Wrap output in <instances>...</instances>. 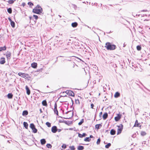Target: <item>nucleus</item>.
<instances>
[{
	"mask_svg": "<svg viewBox=\"0 0 150 150\" xmlns=\"http://www.w3.org/2000/svg\"><path fill=\"white\" fill-rule=\"evenodd\" d=\"M116 45H111L109 42H107L105 44V47L108 50H114L116 48Z\"/></svg>",
	"mask_w": 150,
	"mask_h": 150,
	"instance_id": "obj_1",
	"label": "nucleus"
},
{
	"mask_svg": "<svg viewBox=\"0 0 150 150\" xmlns=\"http://www.w3.org/2000/svg\"><path fill=\"white\" fill-rule=\"evenodd\" d=\"M42 9L39 5L37 6L33 10V12L34 13L40 14L42 13Z\"/></svg>",
	"mask_w": 150,
	"mask_h": 150,
	"instance_id": "obj_2",
	"label": "nucleus"
},
{
	"mask_svg": "<svg viewBox=\"0 0 150 150\" xmlns=\"http://www.w3.org/2000/svg\"><path fill=\"white\" fill-rule=\"evenodd\" d=\"M118 129L117 131V134H120L121 133V132L123 129V126L122 124H120L119 125L117 126Z\"/></svg>",
	"mask_w": 150,
	"mask_h": 150,
	"instance_id": "obj_3",
	"label": "nucleus"
},
{
	"mask_svg": "<svg viewBox=\"0 0 150 150\" xmlns=\"http://www.w3.org/2000/svg\"><path fill=\"white\" fill-rule=\"evenodd\" d=\"M19 76L24 78L25 79H27L29 77V76L28 74H25L22 72H19L18 74Z\"/></svg>",
	"mask_w": 150,
	"mask_h": 150,
	"instance_id": "obj_4",
	"label": "nucleus"
},
{
	"mask_svg": "<svg viewBox=\"0 0 150 150\" xmlns=\"http://www.w3.org/2000/svg\"><path fill=\"white\" fill-rule=\"evenodd\" d=\"M30 127L33 130V133H36L37 132V129L35 128V126L33 124H31L30 125Z\"/></svg>",
	"mask_w": 150,
	"mask_h": 150,
	"instance_id": "obj_5",
	"label": "nucleus"
},
{
	"mask_svg": "<svg viewBox=\"0 0 150 150\" xmlns=\"http://www.w3.org/2000/svg\"><path fill=\"white\" fill-rule=\"evenodd\" d=\"M57 104L56 103H55L54 105V108L53 110L54 113L57 115H58V112L57 109Z\"/></svg>",
	"mask_w": 150,
	"mask_h": 150,
	"instance_id": "obj_6",
	"label": "nucleus"
},
{
	"mask_svg": "<svg viewBox=\"0 0 150 150\" xmlns=\"http://www.w3.org/2000/svg\"><path fill=\"white\" fill-rule=\"evenodd\" d=\"M66 93L69 96H74V93L71 90H67Z\"/></svg>",
	"mask_w": 150,
	"mask_h": 150,
	"instance_id": "obj_7",
	"label": "nucleus"
},
{
	"mask_svg": "<svg viewBox=\"0 0 150 150\" xmlns=\"http://www.w3.org/2000/svg\"><path fill=\"white\" fill-rule=\"evenodd\" d=\"M8 19L11 23V26L13 28H14L15 26V24L14 22L10 18H8Z\"/></svg>",
	"mask_w": 150,
	"mask_h": 150,
	"instance_id": "obj_8",
	"label": "nucleus"
},
{
	"mask_svg": "<svg viewBox=\"0 0 150 150\" xmlns=\"http://www.w3.org/2000/svg\"><path fill=\"white\" fill-rule=\"evenodd\" d=\"M11 53L10 52L7 51L6 53V56L7 59H9L11 58Z\"/></svg>",
	"mask_w": 150,
	"mask_h": 150,
	"instance_id": "obj_9",
	"label": "nucleus"
},
{
	"mask_svg": "<svg viewBox=\"0 0 150 150\" xmlns=\"http://www.w3.org/2000/svg\"><path fill=\"white\" fill-rule=\"evenodd\" d=\"M121 115L120 114H118L117 116L115 117V119L116 121H118L121 118Z\"/></svg>",
	"mask_w": 150,
	"mask_h": 150,
	"instance_id": "obj_10",
	"label": "nucleus"
},
{
	"mask_svg": "<svg viewBox=\"0 0 150 150\" xmlns=\"http://www.w3.org/2000/svg\"><path fill=\"white\" fill-rule=\"evenodd\" d=\"M57 131V127L56 126H53L52 128V131L54 133H56Z\"/></svg>",
	"mask_w": 150,
	"mask_h": 150,
	"instance_id": "obj_11",
	"label": "nucleus"
},
{
	"mask_svg": "<svg viewBox=\"0 0 150 150\" xmlns=\"http://www.w3.org/2000/svg\"><path fill=\"white\" fill-rule=\"evenodd\" d=\"M5 63V59L4 57H1L0 59V63L1 64H4Z\"/></svg>",
	"mask_w": 150,
	"mask_h": 150,
	"instance_id": "obj_12",
	"label": "nucleus"
},
{
	"mask_svg": "<svg viewBox=\"0 0 150 150\" xmlns=\"http://www.w3.org/2000/svg\"><path fill=\"white\" fill-rule=\"evenodd\" d=\"M25 89L26 91V93L28 95H29L30 93V91L27 86H25Z\"/></svg>",
	"mask_w": 150,
	"mask_h": 150,
	"instance_id": "obj_13",
	"label": "nucleus"
},
{
	"mask_svg": "<svg viewBox=\"0 0 150 150\" xmlns=\"http://www.w3.org/2000/svg\"><path fill=\"white\" fill-rule=\"evenodd\" d=\"M86 135V133H83V134H80L79 133H78V136L80 138H82L83 137H85Z\"/></svg>",
	"mask_w": 150,
	"mask_h": 150,
	"instance_id": "obj_14",
	"label": "nucleus"
},
{
	"mask_svg": "<svg viewBox=\"0 0 150 150\" xmlns=\"http://www.w3.org/2000/svg\"><path fill=\"white\" fill-rule=\"evenodd\" d=\"M108 114L107 112L105 113L103 116V117L104 120L106 119L108 117Z\"/></svg>",
	"mask_w": 150,
	"mask_h": 150,
	"instance_id": "obj_15",
	"label": "nucleus"
},
{
	"mask_svg": "<svg viewBox=\"0 0 150 150\" xmlns=\"http://www.w3.org/2000/svg\"><path fill=\"white\" fill-rule=\"evenodd\" d=\"M120 93L118 92H116L114 95V97L115 98H117L120 96Z\"/></svg>",
	"mask_w": 150,
	"mask_h": 150,
	"instance_id": "obj_16",
	"label": "nucleus"
},
{
	"mask_svg": "<svg viewBox=\"0 0 150 150\" xmlns=\"http://www.w3.org/2000/svg\"><path fill=\"white\" fill-rule=\"evenodd\" d=\"M37 64L36 63L33 62L31 64V67L34 68H36L37 67Z\"/></svg>",
	"mask_w": 150,
	"mask_h": 150,
	"instance_id": "obj_17",
	"label": "nucleus"
},
{
	"mask_svg": "<svg viewBox=\"0 0 150 150\" xmlns=\"http://www.w3.org/2000/svg\"><path fill=\"white\" fill-rule=\"evenodd\" d=\"M134 127H141V125L140 123H139L138 122H135Z\"/></svg>",
	"mask_w": 150,
	"mask_h": 150,
	"instance_id": "obj_18",
	"label": "nucleus"
},
{
	"mask_svg": "<svg viewBox=\"0 0 150 150\" xmlns=\"http://www.w3.org/2000/svg\"><path fill=\"white\" fill-rule=\"evenodd\" d=\"M46 141L45 139H42L40 140L41 144L42 145H44L46 143Z\"/></svg>",
	"mask_w": 150,
	"mask_h": 150,
	"instance_id": "obj_19",
	"label": "nucleus"
},
{
	"mask_svg": "<svg viewBox=\"0 0 150 150\" xmlns=\"http://www.w3.org/2000/svg\"><path fill=\"white\" fill-rule=\"evenodd\" d=\"M78 25V23L77 22H75L71 24V26L74 28L76 27Z\"/></svg>",
	"mask_w": 150,
	"mask_h": 150,
	"instance_id": "obj_20",
	"label": "nucleus"
},
{
	"mask_svg": "<svg viewBox=\"0 0 150 150\" xmlns=\"http://www.w3.org/2000/svg\"><path fill=\"white\" fill-rule=\"evenodd\" d=\"M28 111L27 110H24L23 111L22 115L23 116H25L28 115Z\"/></svg>",
	"mask_w": 150,
	"mask_h": 150,
	"instance_id": "obj_21",
	"label": "nucleus"
},
{
	"mask_svg": "<svg viewBox=\"0 0 150 150\" xmlns=\"http://www.w3.org/2000/svg\"><path fill=\"white\" fill-rule=\"evenodd\" d=\"M13 96V95L11 93H9L7 95V97L9 99L12 98Z\"/></svg>",
	"mask_w": 150,
	"mask_h": 150,
	"instance_id": "obj_22",
	"label": "nucleus"
},
{
	"mask_svg": "<svg viewBox=\"0 0 150 150\" xmlns=\"http://www.w3.org/2000/svg\"><path fill=\"white\" fill-rule=\"evenodd\" d=\"M110 133L112 135H114L115 134V131L113 129H112L110 132Z\"/></svg>",
	"mask_w": 150,
	"mask_h": 150,
	"instance_id": "obj_23",
	"label": "nucleus"
},
{
	"mask_svg": "<svg viewBox=\"0 0 150 150\" xmlns=\"http://www.w3.org/2000/svg\"><path fill=\"white\" fill-rule=\"evenodd\" d=\"M102 127L101 125L100 124L96 125L95 126V127L97 129H99Z\"/></svg>",
	"mask_w": 150,
	"mask_h": 150,
	"instance_id": "obj_24",
	"label": "nucleus"
},
{
	"mask_svg": "<svg viewBox=\"0 0 150 150\" xmlns=\"http://www.w3.org/2000/svg\"><path fill=\"white\" fill-rule=\"evenodd\" d=\"M6 50V47L5 46H4L3 47H0V51H4Z\"/></svg>",
	"mask_w": 150,
	"mask_h": 150,
	"instance_id": "obj_25",
	"label": "nucleus"
},
{
	"mask_svg": "<svg viewBox=\"0 0 150 150\" xmlns=\"http://www.w3.org/2000/svg\"><path fill=\"white\" fill-rule=\"evenodd\" d=\"M42 104L44 106H46L47 105V104L46 100H44L42 102Z\"/></svg>",
	"mask_w": 150,
	"mask_h": 150,
	"instance_id": "obj_26",
	"label": "nucleus"
},
{
	"mask_svg": "<svg viewBox=\"0 0 150 150\" xmlns=\"http://www.w3.org/2000/svg\"><path fill=\"white\" fill-rule=\"evenodd\" d=\"M84 147L83 146H78L77 149L78 150H82L84 149Z\"/></svg>",
	"mask_w": 150,
	"mask_h": 150,
	"instance_id": "obj_27",
	"label": "nucleus"
},
{
	"mask_svg": "<svg viewBox=\"0 0 150 150\" xmlns=\"http://www.w3.org/2000/svg\"><path fill=\"white\" fill-rule=\"evenodd\" d=\"M91 139L89 137H86L84 139V141L86 142H90Z\"/></svg>",
	"mask_w": 150,
	"mask_h": 150,
	"instance_id": "obj_28",
	"label": "nucleus"
},
{
	"mask_svg": "<svg viewBox=\"0 0 150 150\" xmlns=\"http://www.w3.org/2000/svg\"><path fill=\"white\" fill-rule=\"evenodd\" d=\"M7 12L10 14H11L12 12V8H11L7 9Z\"/></svg>",
	"mask_w": 150,
	"mask_h": 150,
	"instance_id": "obj_29",
	"label": "nucleus"
},
{
	"mask_svg": "<svg viewBox=\"0 0 150 150\" xmlns=\"http://www.w3.org/2000/svg\"><path fill=\"white\" fill-rule=\"evenodd\" d=\"M23 125L25 128L27 129L28 126V124L27 122H23Z\"/></svg>",
	"mask_w": 150,
	"mask_h": 150,
	"instance_id": "obj_30",
	"label": "nucleus"
},
{
	"mask_svg": "<svg viewBox=\"0 0 150 150\" xmlns=\"http://www.w3.org/2000/svg\"><path fill=\"white\" fill-rule=\"evenodd\" d=\"M137 49L138 51H140L141 49V45H137Z\"/></svg>",
	"mask_w": 150,
	"mask_h": 150,
	"instance_id": "obj_31",
	"label": "nucleus"
},
{
	"mask_svg": "<svg viewBox=\"0 0 150 150\" xmlns=\"http://www.w3.org/2000/svg\"><path fill=\"white\" fill-rule=\"evenodd\" d=\"M111 145V144L110 143H108L107 144L105 145V147L106 148H108Z\"/></svg>",
	"mask_w": 150,
	"mask_h": 150,
	"instance_id": "obj_32",
	"label": "nucleus"
},
{
	"mask_svg": "<svg viewBox=\"0 0 150 150\" xmlns=\"http://www.w3.org/2000/svg\"><path fill=\"white\" fill-rule=\"evenodd\" d=\"M146 133L145 132L142 131L141 132V134L142 136H145L146 135Z\"/></svg>",
	"mask_w": 150,
	"mask_h": 150,
	"instance_id": "obj_33",
	"label": "nucleus"
},
{
	"mask_svg": "<svg viewBox=\"0 0 150 150\" xmlns=\"http://www.w3.org/2000/svg\"><path fill=\"white\" fill-rule=\"evenodd\" d=\"M69 148L71 150H74L75 149V148L74 146H70Z\"/></svg>",
	"mask_w": 150,
	"mask_h": 150,
	"instance_id": "obj_34",
	"label": "nucleus"
},
{
	"mask_svg": "<svg viewBox=\"0 0 150 150\" xmlns=\"http://www.w3.org/2000/svg\"><path fill=\"white\" fill-rule=\"evenodd\" d=\"M46 146L48 148H51L52 147V145L50 144H47Z\"/></svg>",
	"mask_w": 150,
	"mask_h": 150,
	"instance_id": "obj_35",
	"label": "nucleus"
},
{
	"mask_svg": "<svg viewBox=\"0 0 150 150\" xmlns=\"http://www.w3.org/2000/svg\"><path fill=\"white\" fill-rule=\"evenodd\" d=\"M100 138H99L97 140V142H96L97 144H99L100 143Z\"/></svg>",
	"mask_w": 150,
	"mask_h": 150,
	"instance_id": "obj_36",
	"label": "nucleus"
},
{
	"mask_svg": "<svg viewBox=\"0 0 150 150\" xmlns=\"http://www.w3.org/2000/svg\"><path fill=\"white\" fill-rule=\"evenodd\" d=\"M75 102L77 104H80L79 101V99L75 100Z\"/></svg>",
	"mask_w": 150,
	"mask_h": 150,
	"instance_id": "obj_37",
	"label": "nucleus"
},
{
	"mask_svg": "<svg viewBox=\"0 0 150 150\" xmlns=\"http://www.w3.org/2000/svg\"><path fill=\"white\" fill-rule=\"evenodd\" d=\"M8 3L9 4H12L14 3V1L13 0H10L8 1Z\"/></svg>",
	"mask_w": 150,
	"mask_h": 150,
	"instance_id": "obj_38",
	"label": "nucleus"
},
{
	"mask_svg": "<svg viewBox=\"0 0 150 150\" xmlns=\"http://www.w3.org/2000/svg\"><path fill=\"white\" fill-rule=\"evenodd\" d=\"M46 124L48 127H50L51 124L50 122H46Z\"/></svg>",
	"mask_w": 150,
	"mask_h": 150,
	"instance_id": "obj_39",
	"label": "nucleus"
},
{
	"mask_svg": "<svg viewBox=\"0 0 150 150\" xmlns=\"http://www.w3.org/2000/svg\"><path fill=\"white\" fill-rule=\"evenodd\" d=\"M28 5L29 6H31L33 5V4L31 2H29L28 3Z\"/></svg>",
	"mask_w": 150,
	"mask_h": 150,
	"instance_id": "obj_40",
	"label": "nucleus"
},
{
	"mask_svg": "<svg viewBox=\"0 0 150 150\" xmlns=\"http://www.w3.org/2000/svg\"><path fill=\"white\" fill-rule=\"evenodd\" d=\"M77 59H78L79 60L78 61L79 62H81V61H82V62H83L81 59H80V58L78 57H75Z\"/></svg>",
	"mask_w": 150,
	"mask_h": 150,
	"instance_id": "obj_41",
	"label": "nucleus"
},
{
	"mask_svg": "<svg viewBox=\"0 0 150 150\" xmlns=\"http://www.w3.org/2000/svg\"><path fill=\"white\" fill-rule=\"evenodd\" d=\"M62 148L64 149H65L66 148V146L64 144H63L62 146Z\"/></svg>",
	"mask_w": 150,
	"mask_h": 150,
	"instance_id": "obj_42",
	"label": "nucleus"
},
{
	"mask_svg": "<svg viewBox=\"0 0 150 150\" xmlns=\"http://www.w3.org/2000/svg\"><path fill=\"white\" fill-rule=\"evenodd\" d=\"M33 17H34L36 20H37L38 18V16L36 15H34L33 16Z\"/></svg>",
	"mask_w": 150,
	"mask_h": 150,
	"instance_id": "obj_43",
	"label": "nucleus"
},
{
	"mask_svg": "<svg viewBox=\"0 0 150 150\" xmlns=\"http://www.w3.org/2000/svg\"><path fill=\"white\" fill-rule=\"evenodd\" d=\"M83 50V49L82 48H80L79 50V51H81V53H83L84 51V50H83V52L81 51L82 50Z\"/></svg>",
	"mask_w": 150,
	"mask_h": 150,
	"instance_id": "obj_44",
	"label": "nucleus"
},
{
	"mask_svg": "<svg viewBox=\"0 0 150 150\" xmlns=\"http://www.w3.org/2000/svg\"><path fill=\"white\" fill-rule=\"evenodd\" d=\"M66 124L68 125H70L72 124V122H65Z\"/></svg>",
	"mask_w": 150,
	"mask_h": 150,
	"instance_id": "obj_45",
	"label": "nucleus"
},
{
	"mask_svg": "<svg viewBox=\"0 0 150 150\" xmlns=\"http://www.w3.org/2000/svg\"><path fill=\"white\" fill-rule=\"evenodd\" d=\"M91 108L93 109V107L94 106V104L93 103H92L91 104Z\"/></svg>",
	"mask_w": 150,
	"mask_h": 150,
	"instance_id": "obj_46",
	"label": "nucleus"
},
{
	"mask_svg": "<svg viewBox=\"0 0 150 150\" xmlns=\"http://www.w3.org/2000/svg\"><path fill=\"white\" fill-rule=\"evenodd\" d=\"M112 67H117V66H116V64H113L112 65Z\"/></svg>",
	"mask_w": 150,
	"mask_h": 150,
	"instance_id": "obj_47",
	"label": "nucleus"
},
{
	"mask_svg": "<svg viewBox=\"0 0 150 150\" xmlns=\"http://www.w3.org/2000/svg\"><path fill=\"white\" fill-rule=\"evenodd\" d=\"M103 113L102 112H101L100 113L99 116L100 117L102 115Z\"/></svg>",
	"mask_w": 150,
	"mask_h": 150,
	"instance_id": "obj_48",
	"label": "nucleus"
},
{
	"mask_svg": "<svg viewBox=\"0 0 150 150\" xmlns=\"http://www.w3.org/2000/svg\"><path fill=\"white\" fill-rule=\"evenodd\" d=\"M126 44H125V42L123 44V47H125L126 46Z\"/></svg>",
	"mask_w": 150,
	"mask_h": 150,
	"instance_id": "obj_49",
	"label": "nucleus"
},
{
	"mask_svg": "<svg viewBox=\"0 0 150 150\" xmlns=\"http://www.w3.org/2000/svg\"><path fill=\"white\" fill-rule=\"evenodd\" d=\"M147 11L146 10H142L141 11H142V12H145V11Z\"/></svg>",
	"mask_w": 150,
	"mask_h": 150,
	"instance_id": "obj_50",
	"label": "nucleus"
},
{
	"mask_svg": "<svg viewBox=\"0 0 150 150\" xmlns=\"http://www.w3.org/2000/svg\"><path fill=\"white\" fill-rule=\"evenodd\" d=\"M83 122H79V125H81Z\"/></svg>",
	"mask_w": 150,
	"mask_h": 150,
	"instance_id": "obj_51",
	"label": "nucleus"
},
{
	"mask_svg": "<svg viewBox=\"0 0 150 150\" xmlns=\"http://www.w3.org/2000/svg\"><path fill=\"white\" fill-rule=\"evenodd\" d=\"M83 119H82L80 121V122H83Z\"/></svg>",
	"mask_w": 150,
	"mask_h": 150,
	"instance_id": "obj_52",
	"label": "nucleus"
},
{
	"mask_svg": "<svg viewBox=\"0 0 150 150\" xmlns=\"http://www.w3.org/2000/svg\"><path fill=\"white\" fill-rule=\"evenodd\" d=\"M93 137V136L91 135L90 136V137L89 138H92Z\"/></svg>",
	"mask_w": 150,
	"mask_h": 150,
	"instance_id": "obj_53",
	"label": "nucleus"
},
{
	"mask_svg": "<svg viewBox=\"0 0 150 150\" xmlns=\"http://www.w3.org/2000/svg\"><path fill=\"white\" fill-rule=\"evenodd\" d=\"M40 111L41 112H42V109H40Z\"/></svg>",
	"mask_w": 150,
	"mask_h": 150,
	"instance_id": "obj_54",
	"label": "nucleus"
},
{
	"mask_svg": "<svg viewBox=\"0 0 150 150\" xmlns=\"http://www.w3.org/2000/svg\"><path fill=\"white\" fill-rule=\"evenodd\" d=\"M58 16H59L60 18H61L62 17V16L60 15H59Z\"/></svg>",
	"mask_w": 150,
	"mask_h": 150,
	"instance_id": "obj_55",
	"label": "nucleus"
},
{
	"mask_svg": "<svg viewBox=\"0 0 150 150\" xmlns=\"http://www.w3.org/2000/svg\"><path fill=\"white\" fill-rule=\"evenodd\" d=\"M59 122H63V121H59ZM64 122H67L66 121H65V122L64 121Z\"/></svg>",
	"mask_w": 150,
	"mask_h": 150,
	"instance_id": "obj_56",
	"label": "nucleus"
},
{
	"mask_svg": "<svg viewBox=\"0 0 150 150\" xmlns=\"http://www.w3.org/2000/svg\"><path fill=\"white\" fill-rule=\"evenodd\" d=\"M84 50H86L85 48H84ZM85 52H87V51H86V50H85Z\"/></svg>",
	"mask_w": 150,
	"mask_h": 150,
	"instance_id": "obj_57",
	"label": "nucleus"
},
{
	"mask_svg": "<svg viewBox=\"0 0 150 150\" xmlns=\"http://www.w3.org/2000/svg\"><path fill=\"white\" fill-rule=\"evenodd\" d=\"M61 131V129H59V132H60Z\"/></svg>",
	"mask_w": 150,
	"mask_h": 150,
	"instance_id": "obj_58",
	"label": "nucleus"
},
{
	"mask_svg": "<svg viewBox=\"0 0 150 150\" xmlns=\"http://www.w3.org/2000/svg\"><path fill=\"white\" fill-rule=\"evenodd\" d=\"M135 122H138L137 120H136Z\"/></svg>",
	"mask_w": 150,
	"mask_h": 150,
	"instance_id": "obj_59",
	"label": "nucleus"
},
{
	"mask_svg": "<svg viewBox=\"0 0 150 150\" xmlns=\"http://www.w3.org/2000/svg\"><path fill=\"white\" fill-rule=\"evenodd\" d=\"M47 88H49V86H47Z\"/></svg>",
	"mask_w": 150,
	"mask_h": 150,
	"instance_id": "obj_60",
	"label": "nucleus"
},
{
	"mask_svg": "<svg viewBox=\"0 0 150 150\" xmlns=\"http://www.w3.org/2000/svg\"><path fill=\"white\" fill-rule=\"evenodd\" d=\"M145 16H147V15H146V14H145Z\"/></svg>",
	"mask_w": 150,
	"mask_h": 150,
	"instance_id": "obj_61",
	"label": "nucleus"
},
{
	"mask_svg": "<svg viewBox=\"0 0 150 150\" xmlns=\"http://www.w3.org/2000/svg\"><path fill=\"white\" fill-rule=\"evenodd\" d=\"M144 21H147V20L145 19Z\"/></svg>",
	"mask_w": 150,
	"mask_h": 150,
	"instance_id": "obj_62",
	"label": "nucleus"
},
{
	"mask_svg": "<svg viewBox=\"0 0 150 150\" xmlns=\"http://www.w3.org/2000/svg\"><path fill=\"white\" fill-rule=\"evenodd\" d=\"M38 91L39 92H40V91L39 90H38Z\"/></svg>",
	"mask_w": 150,
	"mask_h": 150,
	"instance_id": "obj_63",
	"label": "nucleus"
},
{
	"mask_svg": "<svg viewBox=\"0 0 150 150\" xmlns=\"http://www.w3.org/2000/svg\"><path fill=\"white\" fill-rule=\"evenodd\" d=\"M139 15H139L138 16H139Z\"/></svg>",
	"mask_w": 150,
	"mask_h": 150,
	"instance_id": "obj_64",
	"label": "nucleus"
}]
</instances>
